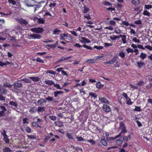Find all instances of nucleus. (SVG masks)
I'll list each match as a JSON object with an SVG mask.
<instances>
[{
    "instance_id": "44",
    "label": "nucleus",
    "mask_w": 152,
    "mask_h": 152,
    "mask_svg": "<svg viewBox=\"0 0 152 152\" xmlns=\"http://www.w3.org/2000/svg\"><path fill=\"white\" fill-rule=\"evenodd\" d=\"M152 8V6L151 5H145V8L147 10H149Z\"/></svg>"
},
{
    "instance_id": "15",
    "label": "nucleus",
    "mask_w": 152,
    "mask_h": 152,
    "mask_svg": "<svg viewBox=\"0 0 152 152\" xmlns=\"http://www.w3.org/2000/svg\"><path fill=\"white\" fill-rule=\"evenodd\" d=\"M80 39L83 40V43L86 44V43H89L91 42V41L85 37H81Z\"/></svg>"
},
{
    "instance_id": "1",
    "label": "nucleus",
    "mask_w": 152,
    "mask_h": 152,
    "mask_svg": "<svg viewBox=\"0 0 152 152\" xmlns=\"http://www.w3.org/2000/svg\"><path fill=\"white\" fill-rule=\"evenodd\" d=\"M119 129L121 130V132L118 134L116 135V138L121 137L124 135L125 133L127 132V130L126 129V126H125L124 124H120Z\"/></svg>"
},
{
    "instance_id": "55",
    "label": "nucleus",
    "mask_w": 152,
    "mask_h": 152,
    "mask_svg": "<svg viewBox=\"0 0 152 152\" xmlns=\"http://www.w3.org/2000/svg\"><path fill=\"white\" fill-rule=\"evenodd\" d=\"M126 51H127V53H132L133 52V50L130 48H128L126 49Z\"/></svg>"
},
{
    "instance_id": "64",
    "label": "nucleus",
    "mask_w": 152,
    "mask_h": 152,
    "mask_svg": "<svg viewBox=\"0 0 152 152\" xmlns=\"http://www.w3.org/2000/svg\"><path fill=\"white\" fill-rule=\"evenodd\" d=\"M145 47L150 50H152V47L149 45H146L145 46Z\"/></svg>"
},
{
    "instance_id": "7",
    "label": "nucleus",
    "mask_w": 152,
    "mask_h": 152,
    "mask_svg": "<svg viewBox=\"0 0 152 152\" xmlns=\"http://www.w3.org/2000/svg\"><path fill=\"white\" fill-rule=\"evenodd\" d=\"M99 100L102 103H104L107 104H110V102L108 99L105 98H99Z\"/></svg>"
},
{
    "instance_id": "12",
    "label": "nucleus",
    "mask_w": 152,
    "mask_h": 152,
    "mask_svg": "<svg viewBox=\"0 0 152 152\" xmlns=\"http://www.w3.org/2000/svg\"><path fill=\"white\" fill-rule=\"evenodd\" d=\"M11 63L10 62L6 61L5 63H4L2 61H0V66L2 67L4 66H6L7 65L10 64Z\"/></svg>"
},
{
    "instance_id": "29",
    "label": "nucleus",
    "mask_w": 152,
    "mask_h": 152,
    "mask_svg": "<svg viewBox=\"0 0 152 152\" xmlns=\"http://www.w3.org/2000/svg\"><path fill=\"white\" fill-rule=\"evenodd\" d=\"M46 102V101L44 99H39L37 102V103L39 104L40 105L42 104V103H45Z\"/></svg>"
},
{
    "instance_id": "62",
    "label": "nucleus",
    "mask_w": 152,
    "mask_h": 152,
    "mask_svg": "<svg viewBox=\"0 0 152 152\" xmlns=\"http://www.w3.org/2000/svg\"><path fill=\"white\" fill-rule=\"evenodd\" d=\"M109 23L112 25L114 26L115 24V22L113 20H111L109 21Z\"/></svg>"
},
{
    "instance_id": "6",
    "label": "nucleus",
    "mask_w": 152,
    "mask_h": 152,
    "mask_svg": "<svg viewBox=\"0 0 152 152\" xmlns=\"http://www.w3.org/2000/svg\"><path fill=\"white\" fill-rule=\"evenodd\" d=\"M117 59V57L114 56H113V58L110 61L105 62L104 63V64H113L116 61Z\"/></svg>"
},
{
    "instance_id": "43",
    "label": "nucleus",
    "mask_w": 152,
    "mask_h": 152,
    "mask_svg": "<svg viewBox=\"0 0 152 152\" xmlns=\"http://www.w3.org/2000/svg\"><path fill=\"white\" fill-rule=\"evenodd\" d=\"M80 92L83 95H84L86 94V92L84 90L83 88H81L80 90Z\"/></svg>"
},
{
    "instance_id": "2",
    "label": "nucleus",
    "mask_w": 152,
    "mask_h": 152,
    "mask_svg": "<svg viewBox=\"0 0 152 152\" xmlns=\"http://www.w3.org/2000/svg\"><path fill=\"white\" fill-rule=\"evenodd\" d=\"M74 46L76 47L80 48L82 47H83L84 48H87L88 50H93V48L90 46H88L86 45H83V46L80 45L78 43H76L74 45Z\"/></svg>"
},
{
    "instance_id": "46",
    "label": "nucleus",
    "mask_w": 152,
    "mask_h": 152,
    "mask_svg": "<svg viewBox=\"0 0 152 152\" xmlns=\"http://www.w3.org/2000/svg\"><path fill=\"white\" fill-rule=\"evenodd\" d=\"M123 140L120 139L117 140L116 141V143L118 145H121L123 142Z\"/></svg>"
},
{
    "instance_id": "35",
    "label": "nucleus",
    "mask_w": 152,
    "mask_h": 152,
    "mask_svg": "<svg viewBox=\"0 0 152 152\" xmlns=\"http://www.w3.org/2000/svg\"><path fill=\"white\" fill-rule=\"evenodd\" d=\"M18 1V0H8L9 3L12 4L13 5L16 4V1Z\"/></svg>"
},
{
    "instance_id": "47",
    "label": "nucleus",
    "mask_w": 152,
    "mask_h": 152,
    "mask_svg": "<svg viewBox=\"0 0 152 152\" xmlns=\"http://www.w3.org/2000/svg\"><path fill=\"white\" fill-rule=\"evenodd\" d=\"M66 136L69 139H73V138L72 135L69 133H67L66 134Z\"/></svg>"
},
{
    "instance_id": "27",
    "label": "nucleus",
    "mask_w": 152,
    "mask_h": 152,
    "mask_svg": "<svg viewBox=\"0 0 152 152\" xmlns=\"http://www.w3.org/2000/svg\"><path fill=\"white\" fill-rule=\"evenodd\" d=\"M142 13L144 15L147 16H149L150 15V13L146 10H144Z\"/></svg>"
},
{
    "instance_id": "37",
    "label": "nucleus",
    "mask_w": 152,
    "mask_h": 152,
    "mask_svg": "<svg viewBox=\"0 0 152 152\" xmlns=\"http://www.w3.org/2000/svg\"><path fill=\"white\" fill-rule=\"evenodd\" d=\"M4 141L7 143H9L10 140L8 138V136L7 135L4 136Z\"/></svg>"
},
{
    "instance_id": "4",
    "label": "nucleus",
    "mask_w": 152,
    "mask_h": 152,
    "mask_svg": "<svg viewBox=\"0 0 152 152\" xmlns=\"http://www.w3.org/2000/svg\"><path fill=\"white\" fill-rule=\"evenodd\" d=\"M31 31L37 33H41L44 31V29L41 27L35 28L31 29Z\"/></svg>"
},
{
    "instance_id": "22",
    "label": "nucleus",
    "mask_w": 152,
    "mask_h": 152,
    "mask_svg": "<svg viewBox=\"0 0 152 152\" xmlns=\"http://www.w3.org/2000/svg\"><path fill=\"white\" fill-rule=\"evenodd\" d=\"M146 81H149V83H152V76L151 75H149L146 77Z\"/></svg>"
},
{
    "instance_id": "31",
    "label": "nucleus",
    "mask_w": 152,
    "mask_h": 152,
    "mask_svg": "<svg viewBox=\"0 0 152 152\" xmlns=\"http://www.w3.org/2000/svg\"><path fill=\"white\" fill-rule=\"evenodd\" d=\"M86 62L89 64L94 63H95V60L94 59H89L86 60Z\"/></svg>"
},
{
    "instance_id": "30",
    "label": "nucleus",
    "mask_w": 152,
    "mask_h": 152,
    "mask_svg": "<svg viewBox=\"0 0 152 152\" xmlns=\"http://www.w3.org/2000/svg\"><path fill=\"white\" fill-rule=\"evenodd\" d=\"M126 103L128 105H132L133 102L131 101L130 98L129 97L127 98V99H126Z\"/></svg>"
},
{
    "instance_id": "11",
    "label": "nucleus",
    "mask_w": 152,
    "mask_h": 152,
    "mask_svg": "<svg viewBox=\"0 0 152 152\" xmlns=\"http://www.w3.org/2000/svg\"><path fill=\"white\" fill-rule=\"evenodd\" d=\"M122 37L121 40L122 41V42L124 44H125L127 41L126 40V36L125 35H120L119 36V38L120 37Z\"/></svg>"
},
{
    "instance_id": "14",
    "label": "nucleus",
    "mask_w": 152,
    "mask_h": 152,
    "mask_svg": "<svg viewBox=\"0 0 152 152\" xmlns=\"http://www.w3.org/2000/svg\"><path fill=\"white\" fill-rule=\"evenodd\" d=\"M30 79H31L34 82H38L39 81L40 79L38 77H29Z\"/></svg>"
},
{
    "instance_id": "49",
    "label": "nucleus",
    "mask_w": 152,
    "mask_h": 152,
    "mask_svg": "<svg viewBox=\"0 0 152 152\" xmlns=\"http://www.w3.org/2000/svg\"><path fill=\"white\" fill-rule=\"evenodd\" d=\"M37 110L36 109V108H35V107H34L33 108H32L31 110H30L29 111L31 113H33L36 112Z\"/></svg>"
},
{
    "instance_id": "63",
    "label": "nucleus",
    "mask_w": 152,
    "mask_h": 152,
    "mask_svg": "<svg viewBox=\"0 0 152 152\" xmlns=\"http://www.w3.org/2000/svg\"><path fill=\"white\" fill-rule=\"evenodd\" d=\"M46 99L49 101H52L53 100V98L51 97L48 96L46 98Z\"/></svg>"
},
{
    "instance_id": "8",
    "label": "nucleus",
    "mask_w": 152,
    "mask_h": 152,
    "mask_svg": "<svg viewBox=\"0 0 152 152\" xmlns=\"http://www.w3.org/2000/svg\"><path fill=\"white\" fill-rule=\"evenodd\" d=\"M30 36L33 39H39L41 38V36L37 34H33L30 35Z\"/></svg>"
},
{
    "instance_id": "5",
    "label": "nucleus",
    "mask_w": 152,
    "mask_h": 152,
    "mask_svg": "<svg viewBox=\"0 0 152 152\" xmlns=\"http://www.w3.org/2000/svg\"><path fill=\"white\" fill-rule=\"evenodd\" d=\"M102 108L103 110L105 112L109 113L111 111V108L107 104H103Z\"/></svg>"
},
{
    "instance_id": "10",
    "label": "nucleus",
    "mask_w": 152,
    "mask_h": 152,
    "mask_svg": "<svg viewBox=\"0 0 152 152\" xmlns=\"http://www.w3.org/2000/svg\"><path fill=\"white\" fill-rule=\"evenodd\" d=\"M14 86V88L16 89L22 86V84L20 83H14L12 85Z\"/></svg>"
},
{
    "instance_id": "24",
    "label": "nucleus",
    "mask_w": 152,
    "mask_h": 152,
    "mask_svg": "<svg viewBox=\"0 0 152 152\" xmlns=\"http://www.w3.org/2000/svg\"><path fill=\"white\" fill-rule=\"evenodd\" d=\"M12 85L10 84L9 82H5L4 84V86L5 87H7L9 88H11L12 87Z\"/></svg>"
},
{
    "instance_id": "19",
    "label": "nucleus",
    "mask_w": 152,
    "mask_h": 152,
    "mask_svg": "<svg viewBox=\"0 0 152 152\" xmlns=\"http://www.w3.org/2000/svg\"><path fill=\"white\" fill-rule=\"evenodd\" d=\"M103 86L104 85L102 84L99 81L96 83V87L98 88H102Z\"/></svg>"
},
{
    "instance_id": "3",
    "label": "nucleus",
    "mask_w": 152,
    "mask_h": 152,
    "mask_svg": "<svg viewBox=\"0 0 152 152\" xmlns=\"http://www.w3.org/2000/svg\"><path fill=\"white\" fill-rule=\"evenodd\" d=\"M17 22L21 25H26L28 24V22L26 20L23 19L22 18H18L16 19Z\"/></svg>"
},
{
    "instance_id": "42",
    "label": "nucleus",
    "mask_w": 152,
    "mask_h": 152,
    "mask_svg": "<svg viewBox=\"0 0 152 152\" xmlns=\"http://www.w3.org/2000/svg\"><path fill=\"white\" fill-rule=\"evenodd\" d=\"M113 45V44L112 43H104V47L105 48H107L110 46H112Z\"/></svg>"
},
{
    "instance_id": "39",
    "label": "nucleus",
    "mask_w": 152,
    "mask_h": 152,
    "mask_svg": "<svg viewBox=\"0 0 152 152\" xmlns=\"http://www.w3.org/2000/svg\"><path fill=\"white\" fill-rule=\"evenodd\" d=\"M101 142L104 146H106L107 145V143L104 139H101Z\"/></svg>"
},
{
    "instance_id": "36",
    "label": "nucleus",
    "mask_w": 152,
    "mask_h": 152,
    "mask_svg": "<svg viewBox=\"0 0 152 152\" xmlns=\"http://www.w3.org/2000/svg\"><path fill=\"white\" fill-rule=\"evenodd\" d=\"M118 55L120 56L121 57V58H124L125 56V54L122 51H120Z\"/></svg>"
},
{
    "instance_id": "40",
    "label": "nucleus",
    "mask_w": 152,
    "mask_h": 152,
    "mask_svg": "<svg viewBox=\"0 0 152 152\" xmlns=\"http://www.w3.org/2000/svg\"><path fill=\"white\" fill-rule=\"evenodd\" d=\"M36 61L37 62H39L41 63H44V61L43 59H41L39 57H38L37 58Z\"/></svg>"
},
{
    "instance_id": "25",
    "label": "nucleus",
    "mask_w": 152,
    "mask_h": 152,
    "mask_svg": "<svg viewBox=\"0 0 152 152\" xmlns=\"http://www.w3.org/2000/svg\"><path fill=\"white\" fill-rule=\"evenodd\" d=\"M3 152H11L12 150L8 147H6L3 150Z\"/></svg>"
},
{
    "instance_id": "58",
    "label": "nucleus",
    "mask_w": 152,
    "mask_h": 152,
    "mask_svg": "<svg viewBox=\"0 0 152 152\" xmlns=\"http://www.w3.org/2000/svg\"><path fill=\"white\" fill-rule=\"evenodd\" d=\"M0 108L2 110V111H3L4 112L7 111V109L4 106H0Z\"/></svg>"
},
{
    "instance_id": "41",
    "label": "nucleus",
    "mask_w": 152,
    "mask_h": 152,
    "mask_svg": "<svg viewBox=\"0 0 152 152\" xmlns=\"http://www.w3.org/2000/svg\"><path fill=\"white\" fill-rule=\"evenodd\" d=\"M134 110L136 111L140 112L141 111V109L140 107L135 106V108Z\"/></svg>"
},
{
    "instance_id": "26",
    "label": "nucleus",
    "mask_w": 152,
    "mask_h": 152,
    "mask_svg": "<svg viewBox=\"0 0 152 152\" xmlns=\"http://www.w3.org/2000/svg\"><path fill=\"white\" fill-rule=\"evenodd\" d=\"M110 39L112 40H115L119 38V36L113 35L110 37Z\"/></svg>"
},
{
    "instance_id": "16",
    "label": "nucleus",
    "mask_w": 152,
    "mask_h": 152,
    "mask_svg": "<svg viewBox=\"0 0 152 152\" xmlns=\"http://www.w3.org/2000/svg\"><path fill=\"white\" fill-rule=\"evenodd\" d=\"M45 82L46 84L50 86H52L54 84V82L53 81L50 80H45Z\"/></svg>"
},
{
    "instance_id": "20",
    "label": "nucleus",
    "mask_w": 152,
    "mask_h": 152,
    "mask_svg": "<svg viewBox=\"0 0 152 152\" xmlns=\"http://www.w3.org/2000/svg\"><path fill=\"white\" fill-rule=\"evenodd\" d=\"M132 3L135 6L138 5L140 3L139 0H132Z\"/></svg>"
},
{
    "instance_id": "61",
    "label": "nucleus",
    "mask_w": 152,
    "mask_h": 152,
    "mask_svg": "<svg viewBox=\"0 0 152 152\" xmlns=\"http://www.w3.org/2000/svg\"><path fill=\"white\" fill-rule=\"evenodd\" d=\"M28 118H25L23 119V124H28V122L27 121Z\"/></svg>"
},
{
    "instance_id": "9",
    "label": "nucleus",
    "mask_w": 152,
    "mask_h": 152,
    "mask_svg": "<svg viewBox=\"0 0 152 152\" xmlns=\"http://www.w3.org/2000/svg\"><path fill=\"white\" fill-rule=\"evenodd\" d=\"M72 57V56H70L69 57H61L60 59L58 60L56 63H59L61 62L64 61L65 60H66L67 59H68L69 58H70Z\"/></svg>"
},
{
    "instance_id": "56",
    "label": "nucleus",
    "mask_w": 152,
    "mask_h": 152,
    "mask_svg": "<svg viewBox=\"0 0 152 152\" xmlns=\"http://www.w3.org/2000/svg\"><path fill=\"white\" fill-rule=\"evenodd\" d=\"M103 4L104 5L112 6V4L110 3L107 1H104L103 3Z\"/></svg>"
},
{
    "instance_id": "34",
    "label": "nucleus",
    "mask_w": 152,
    "mask_h": 152,
    "mask_svg": "<svg viewBox=\"0 0 152 152\" xmlns=\"http://www.w3.org/2000/svg\"><path fill=\"white\" fill-rule=\"evenodd\" d=\"M89 95V96H91V97H93L94 98H96L97 97V95H96L95 93L93 92H90Z\"/></svg>"
},
{
    "instance_id": "38",
    "label": "nucleus",
    "mask_w": 152,
    "mask_h": 152,
    "mask_svg": "<svg viewBox=\"0 0 152 152\" xmlns=\"http://www.w3.org/2000/svg\"><path fill=\"white\" fill-rule=\"evenodd\" d=\"M21 80L27 83H30L31 82V80L30 79H28L26 78H24L23 79H21Z\"/></svg>"
},
{
    "instance_id": "50",
    "label": "nucleus",
    "mask_w": 152,
    "mask_h": 152,
    "mask_svg": "<svg viewBox=\"0 0 152 152\" xmlns=\"http://www.w3.org/2000/svg\"><path fill=\"white\" fill-rule=\"evenodd\" d=\"M48 47H50L52 49H54L56 48V46L55 44H52V45H46Z\"/></svg>"
},
{
    "instance_id": "54",
    "label": "nucleus",
    "mask_w": 152,
    "mask_h": 152,
    "mask_svg": "<svg viewBox=\"0 0 152 152\" xmlns=\"http://www.w3.org/2000/svg\"><path fill=\"white\" fill-rule=\"evenodd\" d=\"M144 81L143 80H140L137 84V85L138 86H142L144 83Z\"/></svg>"
},
{
    "instance_id": "60",
    "label": "nucleus",
    "mask_w": 152,
    "mask_h": 152,
    "mask_svg": "<svg viewBox=\"0 0 152 152\" xmlns=\"http://www.w3.org/2000/svg\"><path fill=\"white\" fill-rule=\"evenodd\" d=\"M134 23L136 24L140 25L142 24V22L140 20H136L134 21Z\"/></svg>"
},
{
    "instance_id": "51",
    "label": "nucleus",
    "mask_w": 152,
    "mask_h": 152,
    "mask_svg": "<svg viewBox=\"0 0 152 152\" xmlns=\"http://www.w3.org/2000/svg\"><path fill=\"white\" fill-rule=\"evenodd\" d=\"M122 95L124 98H125L126 99H127V98L129 97L128 96L127 94L125 92H123L122 94Z\"/></svg>"
},
{
    "instance_id": "21",
    "label": "nucleus",
    "mask_w": 152,
    "mask_h": 152,
    "mask_svg": "<svg viewBox=\"0 0 152 152\" xmlns=\"http://www.w3.org/2000/svg\"><path fill=\"white\" fill-rule=\"evenodd\" d=\"M67 35V34H62L60 35V39L61 40H65V37H66Z\"/></svg>"
},
{
    "instance_id": "48",
    "label": "nucleus",
    "mask_w": 152,
    "mask_h": 152,
    "mask_svg": "<svg viewBox=\"0 0 152 152\" xmlns=\"http://www.w3.org/2000/svg\"><path fill=\"white\" fill-rule=\"evenodd\" d=\"M49 118L51 120L55 121L56 120V118L55 116L53 115H50L49 116Z\"/></svg>"
},
{
    "instance_id": "33",
    "label": "nucleus",
    "mask_w": 152,
    "mask_h": 152,
    "mask_svg": "<svg viewBox=\"0 0 152 152\" xmlns=\"http://www.w3.org/2000/svg\"><path fill=\"white\" fill-rule=\"evenodd\" d=\"M37 111L38 112H43L45 111V108L43 107H38Z\"/></svg>"
},
{
    "instance_id": "57",
    "label": "nucleus",
    "mask_w": 152,
    "mask_h": 152,
    "mask_svg": "<svg viewBox=\"0 0 152 152\" xmlns=\"http://www.w3.org/2000/svg\"><path fill=\"white\" fill-rule=\"evenodd\" d=\"M54 85V86L57 88V89H61V88L60 87V85L58 83L55 84L54 83V84H53Z\"/></svg>"
},
{
    "instance_id": "52",
    "label": "nucleus",
    "mask_w": 152,
    "mask_h": 152,
    "mask_svg": "<svg viewBox=\"0 0 152 152\" xmlns=\"http://www.w3.org/2000/svg\"><path fill=\"white\" fill-rule=\"evenodd\" d=\"M152 87V83H149L148 85H147L146 86V88L147 89H149Z\"/></svg>"
},
{
    "instance_id": "59",
    "label": "nucleus",
    "mask_w": 152,
    "mask_h": 152,
    "mask_svg": "<svg viewBox=\"0 0 152 152\" xmlns=\"http://www.w3.org/2000/svg\"><path fill=\"white\" fill-rule=\"evenodd\" d=\"M26 130L27 133H30L31 132V129L29 127H26Z\"/></svg>"
},
{
    "instance_id": "23",
    "label": "nucleus",
    "mask_w": 152,
    "mask_h": 152,
    "mask_svg": "<svg viewBox=\"0 0 152 152\" xmlns=\"http://www.w3.org/2000/svg\"><path fill=\"white\" fill-rule=\"evenodd\" d=\"M38 19L37 22L39 24H44L45 22V20L42 18H36Z\"/></svg>"
},
{
    "instance_id": "45",
    "label": "nucleus",
    "mask_w": 152,
    "mask_h": 152,
    "mask_svg": "<svg viewBox=\"0 0 152 152\" xmlns=\"http://www.w3.org/2000/svg\"><path fill=\"white\" fill-rule=\"evenodd\" d=\"M47 73H49L53 75H55L56 72L53 70H47L46 72Z\"/></svg>"
},
{
    "instance_id": "32",
    "label": "nucleus",
    "mask_w": 152,
    "mask_h": 152,
    "mask_svg": "<svg viewBox=\"0 0 152 152\" xmlns=\"http://www.w3.org/2000/svg\"><path fill=\"white\" fill-rule=\"evenodd\" d=\"M146 55L145 53H141L140 56V57L143 60L146 57Z\"/></svg>"
},
{
    "instance_id": "18",
    "label": "nucleus",
    "mask_w": 152,
    "mask_h": 152,
    "mask_svg": "<svg viewBox=\"0 0 152 152\" xmlns=\"http://www.w3.org/2000/svg\"><path fill=\"white\" fill-rule=\"evenodd\" d=\"M9 104L10 105H11L14 107H15V108H17L18 106V104L17 103H16V102H14L13 101H10L9 102Z\"/></svg>"
},
{
    "instance_id": "13",
    "label": "nucleus",
    "mask_w": 152,
    "mask_h": 152,
    "mask_svg": "<svg viewBox=\"0 0 152 152\" xmlns=\"http://www.w3.org/2000/svg\"><path fill=\"white\" fill-rule=\"evenodd\" d=\"M0 92L3 94H6L7 93V90L3 88L0 87Z\"/></svg>"
},
{
    "instance_id": "17",
    "label": "nucleus",
    "mask_w": 152,
    "mask_h": 152,
    "mask_svg": "<svg viewBox=\"0 0 152 152\" xmlns=\"http://www.w3.org/2000/svg\"><path fill=\"white\" fill-rule=\"evenodd\" d=\"M137 67L139 68V69L141 68V67L145 66V63L143 62H137Z\"/></svg>"
},
{
    "instance_id": "53",
    "label": "nucleus",
    "mask_w": 152,
    "mask_h": 152,
    "mask_svg": "<svg viewBox=\"0 0 152 152\" xmlns=\"http://www.w3.org/2000/svg\"><path fill=\"white\" fill-rule=\"evenodd\" d=\"M94 48L97 49V50H100L102 49L103 48V47L101 46L95 45L94 47Z\"/></svg>"
},
{
    "instance_id": "28",
    "label": "nucleus",
    "mask_w": 152,
    "mask_h": 152,
    "mask_svg": "<svg viewBox=\"0 0 152 152\" xmlns=\"http://www.w3.org/2000/svg\"><path fill=\"white\" fill-rule=\"evenodd\" d=\"M63 92L61 91H56L54 92V96L55 97H56L58 95L61 94H62Z\"/></svg>"
}]
</instances>
